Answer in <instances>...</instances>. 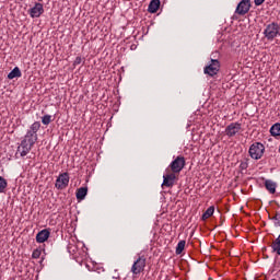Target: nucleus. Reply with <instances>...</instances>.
<instances>
[{
    "instance_id": "8",
    "label": "nucleus",
    "mask_w": 280,
    "mask_h": 280,
    "mask_svg": "<svg viewBox=\"0 0 280 280\" xmlns=\"http://www.w3.org/2000/svg\"><path fill=\"white\" fill-rule=\"evenodd\" d=\"M45 13V8L43 3L36 2L33 8L28 10L31 19H40V15Z\"/></svg>"
},
{
    "instance_id": "3",
    "label": "nucleus",
    "mask_w": 280,
    "mask_h": 280,
    "mask_svg": "<svg viewBox=\"0 0 280 280\" xmlns=\"http://www.w3.org/2000/svg\"><path fill=\"white\" fill-rule=\"evenodd\" d=\"M80 247L84 248V244L83 243H79V244L69 243L68 253L70 255H72V257L74 259H80V257H85L86 254L84 253V249H80Z\"/></svg>"
},
{
    "instance_id": "27",
    "label": "nucleus",
    "mask_w": 280,
    "mask_h": 280,
    "mask_svg": "<svg viewBox=\"0 0 280 280\" xmlns=\"http://www.w3.org/2000/svg\"><path fill=\"white\" fill-rule=\"evenodd\" d=\"M275 220V226H280V212L276 213L273 217Z\"/></svg>"
},
{
    "instance_id": "14",
    "label": "nucleus",
    "mask_w": 280,
    "mask_h": 280,
    "mask_svg": "<svg viewBox=\"0 0 280 280\" xmlns=\"http://www.w3.org/2000/svg\"><path fill=\"white\" fill-rule=\"evenodd\" d=\"M22 141H25V143L34 148V144L36 143V141H38V135L26 131V135L24 136Z\"/></svg>"
},
{
    "instance_id": "4",
    "label": "nucleus",
    "mask_w": 280,
    "mask_h": 280,
    "mask_svg": "<svg viewBox=\"0 0 280 280\" xmlns=\"http://www.w3.org/2000/svg\"><path fill=\"white\" fill-rule=\"evenodd\" d=\"M220 72V61L218 59H211L210 63L205 67L203 73L213 78V75H218Z\"/></svg>"
},
{
    "instance_id": "11",
    "label": "nucleus",
    "mask_w": 280,
    "mask_h": 280,
    "mask_svg": "<svg viewBox=\"0 0 280 280\" xmlns=\"http://www.w3.org/2000/svg\"><path fill=\"white\" fill-rule=\"evenodd\" d=\"M249 10H250V1L243 0L238 3L236 8V14H241L243 16L244 14H247Z\"/></svg>"
},
{
    "instance_id": "16",
    "label": "nucleus",
    "mask_w": 280,
    "mask_h": 280,
    "mask_svg": "<svg viewBox=\"0 0 280 280\" xmlns=\"http://www.w3.org/2000/svg\"><path fill=\"white\" fill-rule=\"evenodd\" d=\"M265 187L269 194H277V183L272 182L271 179H267L265 182Z\"/></svg>"
},
{
    "instance_id": "26",
    "label": "nucleus",
    "mask_w": 280,
    "mask_h": 280,
    "mask_svg": "<svg viewBox=\"0 0 280 280\" xmlns=\"http://www.w3.org/2000/svg\"><path fill=\"white\" fill-rule=\"evenodd\" d=\"M42 253H43V252H42L40 249H34V250H33V254H32L33 259H39Z\"/></svg>"
},
{
    "instance_id": "24",
    "label": "nucleus",
    "mask_w": 280,
    "mask_h": 280,
    "mask_svg": "<svg viewBox=\"0 0 280 280\" xmlns=\"http://www.w3.org/2000/svg\"><path fill=\"white\" fill-rule=\"evenodd\" d=\"M7 187H8V182L5 180V178L0 176V194H3Z\"/></svg>"
},
{
    "instance_id": "22",
    "label": "nucleus",
    "mask_w": 280,
    "mask_h": 280,
    "mask_svg": "<svg viewBox=\"0 0 280 280\" xmlns=\"http://www.w3.org/2000/svg\"><path fill=\"white\" fill-rule=\"evenodd\" d=\"M214 212H215V208L213 206L209 207L206 210V213L202 214V220H209V218H211V215H213Z\"/></svg>"
},
{
    "instance_id": "12",
    "label": "nucleus",
    "mask_w": 280,
    "mask_h": 280,
    "mask_svg": "<svg viewBox=\"0 0 280 280\" xmlns=\"http://www.w3.org/2000/svg\"><path fill=\"white\" fill-rule=\"evenodd\" d=\"M174 180H176V175L174 173L163 175L162 187H174Z\"/></svg>"
},
{
    "instance_id": "7",
    "label": "nucleus",
    "mask_w": 280,
    "mask_h": 280,
    "mask_svg": "<svg viewBox=\"0 0 280 280\" xmlns=\"http://www.w3.org/2000/svg\"><path fill=\"white\" fill-rule=\"evenodd\" d=\"M170 167H171L173 174H178V173L183 172V168L185 167V158L184 156H177L170 164Z\"/></svg>"
},
{
    "instance_id": "20",
    "label": "nucleus",
    "mask_w": 280,
    "mask_h": 280,
    "mask_svg": "<svg viewBox=\"0 0 280 280\" xmlns=\"http://www.w3.org/2000/svg\"><path fill=\"white\" fill-rule=\"evenodd\" d=\"M270 135L271 137H280V124L276 122L270 128Z\"/></svg>"
},
{
    "instance_id": "5",
    "label": "nucleus",
    "mask_w": 280,
    "mask_h": 280,
    "mask_svg": "<svg viewBox=\"0 0 280 280\" xmlns=\"http://www.w3.org/2000/svg\"><path fill=\"white\" fill-rule=\"evenodd\" d=\"M145 270V256H139L131 267L132 275H141Z\"/></svg>"
},
{
    "instance_id": "2",
    "label": "nucleus",
    "mask_w": 280,
    "mask_h": 280,
    "mask_svg": "<svg viewBox=\"0 0 280 280\" xmlns=\"http://www.w3.org/2000/svg\"><path fill=\"white\" fill-rule=\"evenodd\" d=\"M264 152H266V145L261 142H254L248 150V154L254 161H259L264 156Z\"/></svg>"
},
{
    "instance_id": "31",
    "label": "nucleus",
    "mask_w": 280,
    "mask_h": 280,
    "mask_svg": "<svg viewBox=\"0 0 280 280\" xmlns=\"http://www.w3.org/2000/svg\"><path fill=\"white\" fill-rule=\"evenodd\" d=\"M38 1H43V0H38Z\"/></svg>"
},
{
    "instance_id": "21",
    "label": "nucleus",
    "mask_w": 280,
    "mask_h": 280,
    "mask_svg": "<svg viewBox=\"0 0 280 280\" xmlns=\"http://www.w3.org/2000/svg\"><path fill=\"white\" fill-rule=\"evenodd\" d=\"M271 248L273 253H277V255H280V234L279 236L272 242Z\"/></svg>"
},
{
    "instance_id": "10",
    "label": "nucleus",
    "mask_w": 280,
    "mask_h": 280,
    "mask_svg": "<svg viewBox=\"0 0 280 280\" xmlns=\"http://www.w3.org/2000/svg\"><path fill=\"white\" fill-rule=\"evenodd\" d=\"M32 144H28L27 142L25 141H21L20 145L18 147V151L15 153V156H27L28 152H32Z\"/></svg>"
},
{
    "instance_id": "28",
    "label": "nucleus",
    "mask_w": 280,
    "mask_h": 280,
    "mask_svg": "<svg viewBox=\"0 0 280 280\" xmlns=\"http://www.w3.org/2000/svg\"><path fill=\"white\" fill-rule=\"evenodd\" d=\"M240 167H241V170H248V163L242 162Z\"/></svg>"
},
{
    "instance_id": "1",
    "label": "nucleus",
    "mask_w": 280,
    "mask_h": 280,
    "mask_svg": "<svg viewBox=\"0 0 280 280\" xmlns=\"http://www.w3.org/2000/svg\"><path fill=\"white\" fill-rule=\"evenodd\" d=\"M264 36L268 40H275L280 36V25L277 22H271L265 26Z\"/></svg>"
},
{
    "instance_id": "30",
    "label": "nucleus",
    "mask_w": 280,
    "mask_h": 280,
    "mask_svg": "<svg viewBox=\"0 0 280 280\" xmlns=\"http://www.w3.org/2000/svg\"><path fill=\"white\" fill-rule=\"evenodd\" d=\"M266 0H254L255 5H261Z\"/></svg>"
},
{
    "instance_id": "29",
    "label": "nucleus",
    "mask_w": 280,
    "mask_h": 280,
    "mask_svg": "<svg viewBox=\"0 0 280 280\" xmlns=\"http://www.w3.org/2000/svg\"><path fill=\"white\" fill-rule=\"evenodd\" d=\"M74 65H82V57H77L74 60Z\"/></svg>"
},
{
    "instance_id": "18",
    "label": "nucleus",
    "mask_w": 280,
    "mask_h": 280,
    "mask_svg": "<svg viewBox=\"0 0 280 280\" xmlns=\"http://www.w3.org/2000/svg\"><path fill=\"white\" fill-rule=\"evenodd\" d=\"M22 73H21V69H19V67H15L9 74H8V79L9 80H14V78H21Z\"/></svg>"
},
{
    "instance_id": "15",
    "label": "nucleus",
    "mask_w": 280,
    "mask_h": 280,
    "mask_svg": "<svg viewBox=\"0 0 280 280\" xmlns=\"http://www.w3.org/2000/svg\"><path fill=\"white\" fill-rule=\"evenodd\" d=\"M159 8H161V0H151L148 12L156 14V12H159Z\"/></svg>"
},
{
    "instance_id": "9",
    "label": "nucleus",
    "mask_w": 280,
    "mask_h": 280,
    "mask_svg": "<svg viewBox=\"0 0 280 280\" xmlns=\"http://www.w3.org/2000/svg\"><path fill=\"white\" fill-rule=\"evenodd\" d=\"M242 130V124L240 122H231L226 128H225V135L230 139L232 137H235Z\"/></svg>"
},
{
    "instance_id": "23",
    "label": "nucleus",
    "mask_w": 280,
    "mask_h": 280,
    "mask_svg": "<svg viewBox=\"0 0 280 280\" xmlns=\"http://www.w3.org/2000/svg\"><path fill=\"white\" fill-rule=\"evenodd\" d=\"M185 244H187V242H185L184 240L178 242L175 250L176 255L183 254V252L185 250Z\"/></svg>"
},
{
    "instance_id": "19",
    "label": "nucleus",
    "mask_w": 280,
    "mask_h": 280,
    "mask_svg": "<svg viewBox=\"0 0 280 280\" xmlns=\"http://www.w3.org/2000/svg\"><path fill=\"white\" fill-rule=\"evenodd\" d=\"M38 130H40V122L39 121H35L31 125L30 129L27 130V132H31V135H38Z\"/></svg>"
},
{
    "instance_id": "6",
    "label": "nucleus",
    "mask_w": 280,
    "mask_h": 280,
    "mask_svg": "<svg viewBox=\"0 0 280 280\" xmlns=\"http://www.w3.org/2000/svg\"><path fill=\"white\" fill-rule=\"evenodd\" d=\"M56 189L62 190L69 187V173H61L56 179L55 183Z\"/></svg>"
},
{
    "instance_id": "25",
    "label": "nucleus",
    "mask_w": 280,
    "mask_h": 280,
    "mask_svg": "<svg viewBox=\"0 0 280 280\" xmlns=\"http://www.w3.org/2000/svg\"><path fill=\"white\" fill-rule=\"evenodd\" d=\"M42 124L44 126H49L51 124V115H45L42 118Z\"/></svg>"
},
{
    "instance_id": "17",
    "label": "nucleus",
    "mask_w": 280,
    "mask_h": 280,
    "mask_svg": "<svg viewBox=\"0 0 280 280\" xmlns=\"http://www.w3.org/2000/svg\"><path fill=\"white\" fill-rule=\"evenodd\" d=\"M89 194V188L88 187H81L77 190V200H84L86 198V195Z\"/></svg>"
},
{
    "instance_id": "13",
    "label": "nucleus",
    "mask_w": 280,
    "mask_h": 280,
    "mask_svg": "<svg viewBox=\"0 0 280 280\" xmlns=\"http://www.w3.org/2000/svg\"><path fill=\"white\" fill-rule=\"evenodd\" d=\"M50 235H51V232H49V230H47V229L42 230L36 235V242L38 244H44V242H47V240H49Z\"/></svg>"
}]
</instances>
